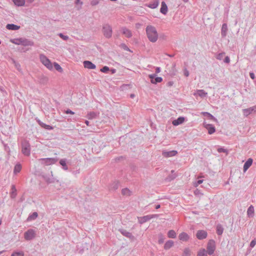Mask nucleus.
<instances>
[{"label":"nucleus","instance_id":"nucleus-59","mask_svg":"<svg viewBox=\"0 0 256 256\" xmlns=\"http://www.w3.org/2000/svg\"><path fill=\"white\" fill-rule=\"evenodd\" d=\"M78 2H80V0H76V4H78Z\"/></svg>","mask_w":256,"mask_h":256},{"label":"nucleus","instance_id":"nucleus-9","mask_svg":"<svg viewBox=\"0 0 256 256\" xmlns=\"http://www.w3.org/2000/svg\"><path fill=\"white\" fill-rule=\"evenodd\" d=\"M42 163L46 165H50L56 163L57 160L53 158H48L42 159Z\"/></svg>","mask_w":256,"mask_h":256},{"label":"nucleus","instance_id":"nucleus-31","mask_svg":"<svg viewBox=\"0 0 256 256\" xmlns=\"http://www.w3.org/2000/svg\"><path fill=\"white\" fill-rule=\"evenodd\" d=\"M38 216V214L36 212H34L31 216H29L28 220H32L35 219Z\"/></svg>","mask_w":256,"mask_h":256},{"label":"nucleus","instance_id":"nucleus-61","mask_svg":"<svg viewBox=\"0 0 256 256\" xmlns=\"http://www.w3.org/2000/svg\"><path fill=\"white\" fill-rule=\"evenodd\" d=\"M2 224V220H0V224Z\"/></svg>","mask_w":256,"mask_h":256},{"label":"nucleus","instance_id":"nucleus-15","mask_svg":"<svg viewBox=\"0 0 256 256\" xmlns=\"http://www.w3.org/2000/svg\"><path fill=\"white\" fill-rule=\"evenodd\" d=\"M252 159L250 158L248 160L245 162L244 166V171L246 172L248 169L252 166Z\"/></svg>","mask_w":256,"mask_h":256},{"label":"nucleus","instance_id":"nucleus-39","mask_svg":"<svg viewBox=\"0 0 256 256\" xmlns=\"http://www.w3.org/2000/svg\"><path fill=\"white\" fill-rule=\"evenodd\" d=\"M42 126L44 128H46V130H51L53 129V128L52 126H50V125H47V124H42Z\"/></svg>","mask_w":256,"mask_h":256},{"label":"nucleus","instance_id":"nucleus-6","mask_svg":"<svg viewBox=\"0 0 256 256\" xmlns=\"http://www.w3.org/2000/svg\"><path fill=\"white\" fill-rule=\"evenodd\" d=\"M35 232L33 230H29L24 234V238L26 240H30L35 236Z\"/></svg>","mask_w":256,"mask_h":256},{"label":"nucleus","instance_id":"nucleus-1","mask_svg":"<svg viewBox=\"0 0 256 256\" xmlns=\"http://www.w3.org/2000/svg\"><path fill=\"white\" fill-rule=\"evenodd\" d=\"M146 33L148 40L152 42H155L158 39V34L156 28L148 26L146 28Z\"/></svg>","mask_w":256,"mask_h":256},{"label":"nucleus","instance_id":"nucleus-50","mask_svg":"<svg viewBox=\"0 0 256 256\" xmlns=\"http://www.w3.org/2000/svg\"><path fill=\"white\" fill-rule=\"evenodd\" d=\"M250 77L251 78H252V79H254V78L255 76H254V73L250 72Z\"/></svg>","mask_w":256,"mask_h":256},{"label":"nucleus","instance_id":"nucleus-10","mask_svg":"<svg viewBox=\"0 0 256 256\" xmlns=\"http://www.w3.org/2000/svg\"><path fill=\"white\" fill-rule=\"evenodd\" d=\"M84 66L85 68L90 70H94L96 68L95 64H92L91 62L88 60H85L84 62Z\"/></svg>","mask_w":256,"mask_h":256},{"label":"nucleus","instance_id":"nucleus-42","mask_svg":"<svg viewBox=\"0 0 256 256\" xmlns=\"http://www.w3.org/2000/svg\"><path fill=\"white\" fill-rule=\"evenodd\" d=\"M184 253L186 256H189L190 254V251L188 248H186L184 250Z\"/></svg>","mask_w":256,"mask_h":256},{"label":"nucleus","instance_id":"nucleus-53","mask_svg":"<svg viewBox=\"0 0 256 256\" xmlns=\"http://www.w3.org/2000/svg\"><path fill=\"white\" fill-rule=\"evenodd\" d=\"M225 62L227 63H228L230 62V58H228V57L227 56L226 58Z\"/></svg>","mask_w":256,"mask_h":256},{"label":"nucleus","instance_id":"nucleus-3","mask_svg":"<svg viewBox=\"0 0 256 256\" xmlns=\"http://www.w3.org/2000/svg\"><path fill=\"white\" fill-rule=\"evenodd\" d=\"M40 58L41 62L50 70H53V64L44 55L40 54Z\"/></svg>","mask_w":256,"mask_h":256},{"label":"nucleus","instance_id":"nucleus-49","mask_svg":"<svg viewBox=\"0 0 256 256\" xmlns=\"http://www.w3.org/2000/svg\"><path fill=\"white\" fill-rule=\"evenodd\" d=\"M66 114H74V112H72V110H68L66 111Z\"/></svg>","mask_w":256,"mask_h":256},{"label":"nucleus","instance_id":"nucleus-32","mask_svg":"<svg viewBox=\"0 0 256 256\" xmlns=\"http://www.w3.org/2000/svg\"><path fill=\"white\" fill-rule=\"evenodd\" d=\"M226 24H223L222 28V34L224 36L226 35Z\"/></svg>","mask_w":256,"mask_h":256},{"label":"nucleus","instance_id":"nucleus-4","mask_svg":"<svg viewBox=\"0 0 256 256\" xmlns=\"http://www.w3.org/2000/svg\"><path fill=\"white\" fill-rule=\"evenodd\" d=\"M102 32L104 35L108 38L111 37L112 35V29L110 26L106 24L103 26Z\"/></svg>","mask_w":256,"mask_h":256},{"label":"nucleus","instance_id":"nucleus-33","mask_svg":"<svg viewBox=\"0 0 256 256\" xmlns=\"http://www.w3.org/2000/svg\"><path fill=\"white\" fill-rule=\"evenodd\" d=\"M122 194L125 196H129L130 194V191L128 188H124L122 191Z\"/></svg>","mask_w":256,"mask_h":256},{"label":"nucleus","instance_id":"nucleus-28","mask_svg":"<svg viewBox=\"0 0 256 256\" xmlns=\"http://www.w3.org/2000/svg\"><path fill=\"white\" fill-rule=\"evenodd\" d=\"M122 33L125 35L126 36L130 38L132 36V33L130 31L126 28H123Z\"/></svg>","mask_w":256,"mask_h":256},{"label":"nucleus","instance_id":"nucleus-51","mask_svg":"<svg viewBox=\"0 0 256 256\" xmlns=\"http://www.w3.org/2000/svg\"><path fill=\"white\" fill-rule=\"evenodd\" d=\"M160 72V69L159 67H157L156 69V73H159Z\"/></svg>","mask_w":256,"mask_h":256},{"label":"nucleus","instance_id":"nucleus-25","mask_svg":"<svg viewBox=\"0 0 256 256\" xmlns=\"http://www.w3.org/2000/svg\"><path fill=\"white\" fill-rule=\"evenodd\" d=\"M54 67L58 72H63L62 68L57 62H54V64H53V68Z\"/></svg>","mask_w":256,"mask_h":256},{"label":"nucleus","instance_id":"nucleus-58","mask_svg":"<svg viewBox=\"0 0 256 256\" xmlns=\"http://www.w3.org/2000/svg\"><path fill=\"white\" fill-rule=\"evenodd\" d=\"M86 123L87 125H88V121H86Z\"/></svg>","mask_w":256,"mask_h":256},{"label":"nucleus","instance_id":"nucleus-40","mask_svg":"<svg viewBox=\"0 0 256 256\" xmlns=\"http://www.w3.org/2000/svg\"><path fill=\"white\" fill-rule=\"evenodd\" d=\"M198 94L201 97H204L206 96V93L204 92L202 90H200L198 91Z\"/></svg>","mask_w":256,"mask_h":256},{"label":"nucleus","instance_id":"nucleus-34","mask_svg":"<svg viewBox=\"0 0 256 256\" xmlns=\"http://www.w3.org/2000/svg\"><path fill=\"white\" fill-rule=\"evenodd\" d=\"M216 230L217 234L219 235H221L223 232V228L221 226H217Z\"/></svg>","mask_w":256,"mask_h":256},{"label":"nucleus","instance_id":"nucleus-12","mask_svg":"<svg viewBox=\"0 0 256 256\" xmlns=\"http://www.w3.org/2000/svg\"><path fill=\"white\" fill-rule=\"evenodd\" d=\"M204 126L208 130L209 134H211L215 132V128L212 125L204 122Z\"/></svg>","mask_w":256,"mask_h":256},{"label":"nucleus","instance_id":"nucleus-38","mask_svg":"<svg viewBox=\"0 0 256 256\" xmlns=\"http://www.w3.org/2000/svg\"><path fill=\"white\" fill-rule=\"evenodd\" d=\"M60 164L64 166V168L65 169V170H67V166H66V162L64 160H60Z\"/></svg>","mask_w":256,"mask_h":256},{"label":"nucleus","instance_id":"nucleus-5","mask_svg":"<svg viewBox=\"0 0 256 256\" xmlns=\"http://www.w3.org/2000/svg\"><path fill=\"white\" fill-rule=\"evenodd\" d=\"M216 248L215 242L213 240H210L207 246L208 252L209 254H212Z\"/></svg>","mask_w":256,"mask_h":256},{"label":"nucleus","instance_id":"nucleus-46","mask_svg":"<svg viewBox=\"0 0 256 256\" xmlns=\"http://www.w3.org/2000/svg\"><path fill=\"white\" fill-rule=\"evenodd\" d=\"M202 114L204 115H207V116H208L212 119H214V116L211 114H209L208 112H202Z\"/></svg>","mask_w":256,"mask_h":256},{"label":"nucleus","instance_id":"nucleus-36","mask_svg":"<svg viewBox=\"0 0 256 256\" xmlns=\"http://www.w3.org/2000/svg\"><path fill=\"white\" fill-rule=\"evenodd\" d=\"M12 192L11 196L12 198H14L16 196V188L14 186H12Z\"/></svg>","mask_w":256,"mask_h":256},{"label":"nucleus","instance_id":"nucleus-55","mask_svg":"<svg viewBox=\"0 0 256 256\" xmlns=\"http://www.w3.org/2000/svg\"><path fill=\"white\" fill-rule=\"evenodd\" d=\"M160 208V205H157L156 207V209H158Z\"/></svg>","mask_w":256,"mask_h":256},{"label":"nucleus","instance_id":"nucleus-20","mask_svg":"<svg viewBox=\"0 0 256 256\" xmlns=\"http://www.w3.org/2000/svg\"><path fill=\"white\" fill-rule=\"evenodd\" d=\"M6 28L9 30H18L20 29V26L14 24H8Z\"/></svg>","mask_w":256,"mask_h":256},{"label":"nucleus","instance_id":"nucleus-48","mask_svg":"<svg viewBox=\"0 0 256 256\" xmlns=\"http://www.w3.org/2000/svg\"><path fill=\"white\" fill-rule=\"evenodd\" d=\"M218 151L219 152H226V150L224 149L223 148H218Z\"/></svg>","mask_w":256,"mask_h":256},{"label":"nucleus","instance_id":"nucleus-52","mask_svg":"<svg viewBox=\"0 0 256 256\" xmlns=\"http://www.w3.org/2000/svg\"><path fill=\"white\" fill-rule=\"evenodd\" d=\"M202 180H198L197 182V184H196V186H198V184H202Z\"/></svg>","mask_w":256,"mask_h":256},{"label":"nucleus","instance_id":"nucleus-11","mask_svg":"<svg viewBox=\"0 0 256 256\" xmlns=\"http://www.w3.org/2000/svg\"><path fill=\"white\" fill-rule=\"evenodd\" d=\"M196 236L198 239L202 240L205 238L206 237L207 233L204 230H200L198 231Z\"/></svg>","mask_w":256,"mask_h":256},{"label":"nucleus","instance_id":"nucleus-35","mask_svg":"<svg viewBox=\"0 0 256 256\" xmlns=\"http://www.w3.org/2000/svg\"><path fill=\"white\" fill-rule=\"evenodd\" d=\"M10 42L14 44H20L21 43V38L19 39H14V40H11Z\"/></svg>","mask_w":256,"mask_h":256},{"label":"nucleus","instance_id":"nucleus-29","mask_svg":"<svg viewBox=\"0 0 256 256\" xmlns=\"http://www.w3.org/2000/svg\"><path fill=\"white\" fill-rule=\"evenodd\" d=\"M198 256H207L206 250L204 249L200 250L198 253Z\"/></svg>","mask_w":256,"mask_h":256},{"label":"nucleus","instance_id":"nucleus-57","mask_svg":"<svg viewBox=\"0 0 256 256\" xmlns=\"http://www.w3.org/2000/svg\"><path fill=\"white\" fill-rule=\"evenodd\" d=\"M184 2H188V0H182Z\"/></svg>","mask_w":256,"mask_h":256},{"label":"nucleus","instance_id":"nucleus-7","mask_svg":"<svg viewBox=\"0 0 256 256\" xmlns=\"http://www.w3.org/2000/svg\"><path fill=\"white\" fill-rule=\"evenodd\" d=\"M150 78V82L154 84H156L162 82V78L161 77H156V74H150L148 76Z\"/></svg>","mask_w":256,"mask_h":256},{"label":"nucleus","instance_id":"nucleus-13","mask_svg":"<svg viewBox=\"0 0 256 256\" xmlns=\"http://www.w3.org/2000/svg\"><path fill=\"white\" fill-rule=\"evenodd\" d=\"M185 120L184 117H179L176 120H174L172 124L174 126H177L179 124H182Z\"/></svg>","mask_w":256,"mask_h":256},{"label":"nucleus","instance_id":"nucleus-2","mask_svg":"<svg viewBox=\"0 0 256 256\" xmlns=\"http://www.w3.org/2000/svg\"><path fill=\"white\" fill-rule=\"evenodd\" d=\"M40 58L41 62L50 70H53V64L44 55L40 54Z\"/></svg>","mask_w":256,"mask_h":256},{"label":"nucleus","instance_id":"nucleus-19","mask_svg":"<svg viewBox=\"0 0 256 256\" xmlns=\"http://www.w3.org/2000/svg\"><path fill=\"white\" fill-rule=\"evenodd\" d=\"M151 218L152 217H150V216H146L138 218V220L140 223L142 224L150 220Z\"/></svg>","mask_w":256,"mask_h":256},{"label":"nucleus","instance_id":"nucleus-54","mask_svg":"<svg viewBox=\"0 0 256 256\" xmlns=\"http://www.w3.org/2000/svg\"><path fill=\"white\" fill-rule=\"evenodd\" d=\"M184 74L186 76H188V72H185Z\"/></svg>","mask_w":256,"mask_h":256},{"label":"nucleus","instance_id":"nucleus-44","mask_svg":"<svg viewBox=\"0 0 256 256\" xmlns=\"http://www.w3.org/2000/svg\"><path fill=\"white\" fill-rule=\"evenodd\" d=\"M99 2V1L98 0H92V2H91V4L92 6H96V4H98Z\"/></svg>","mask_w":256,"mask_h":256},{"label":"nucleus","instance_id":"nucleus-41","mask_svg":"<svg viewBox=\"0 0 256 256\" xmlns=\"http://www.w3.org/2000/svg\"><path fill=\"white\" fill-rule=\"evenodd\" d=\"M164 237L162 234H160L159 236V239H158V243L161 244H162L164 242Z\"/></svg>","mask_w":256,"mask_h":256},{"label":"nucleus","instance_id":"nucleus-21","mask_svg":"<svg viewBox=\"0 0 256 256\" xmlns=\"http://www.w3.org/2000/svg\"><path fill=\"white\" fill-rule=\"evenodd\" d=\"M174 246V242L172 240H168L167 241L164 245V248L165 250H168L170 248H172Z\"/></svg>","mask_w":256,"mask_h":256},{"label":"nucleus","instance_id":"nucleus-27","mask_svg":"<svg viewBox=\"0 0 256 256\" xmlns=\"http://www.w3.org/2000/svg\"><path fill=\"white\" fill-rule=\"evenodd\" d=\"M22 170V166L20 164H16L14 168V172L17 174L20 172Z\"/></svg>","mask_w":256,"mask_h":256},{"label":"nucleus","instance_id":"nucleus-62","mask_svg":"<svg viewBox=\"0 0 256 256\" xmlns=\"http://www.w3.org/2000/svg\"><path fill=\"white\" fill-rule=\"evenodd\" d=\"M2 252H0V254H1Z\"/></svg>","mask_w":256,"mask_h":256},{"label":"nucleus","instance_id":"nucleus-43","mask_svg":"<svg viewBox=\"0 0 256 256\" xmlns=\"http://www.w3.org/2000/svg\"><path fill=\"white\" fill-rule=\"evenodd\" d=\"M11 256H24V253L22 252H14Z\"/></svg>","mask_w":256,"mask_h":256},{"label":"nucleus","instance_id":"nucleus-14","mask_svg":"<svg viewBox=\"0 0 256 256\" xmlns=\"http://www.w3.org/2000/svg\"><path fill=\"white\" fill-rule=\"evenodd\" d=\"M178 238L180 240L186 242L188 240L189 236L186 233L182 232L179 234Z\"/></svg>","mask_w":256,"mask_h":256},{"label":"nucleus","instance_id":"nucleus-24","mask_svg":"<svg viewBox=\"0 0 256 256\" xmlns=\"http://www.w3.org/2000/svg\"><path fill=\"white\" fill-rule=\"evenodd\" d=\"M176 234L174 230H170L168 232V236L169 238H176Z\"/></svg>","mask_w":256,"mask_h":256},{"label":"nucleus","instance_id":"nucleus-18","mask_svg":"<svg viewBox=\"0 0 256 256\" xmlns=\"http://www.w3.org/2000/svg\"><path fill=\"white\" fill-rule=\"evenodd\" d=\"M158 5V0H154L150 4H146V6L151 8H155Z\"/></svg>","mask_w":256,"mask_h":256},{"label":"nucleus","instance_id":"nucleus-30","mask_svg":"<svg viewBox=\"0 0 256 256\" xmlns=\"http://www.w3.org/2000/svg\"><path fill=\"white\" fill-rule=\"evenodd\" d=\"M253 110H254V108H252L244 109V114L246 116H248L252 112Z\"/></svg>","mask_w":256,"mask_h":256},{"label":"nucleus","instance_id":"nucleus-56","mask_svg":"<svg viewBox=\"0 0 256 256\" xmlns=\"http://www.w3.org/2000/svg\"><path fill=\"white\" fill-rule=\"evenodd\" d=\"M30 2H32L34 0H28Z\"/></svg>","mask_w":256,"mask_h":256},{"label":"nucleus","instance_id":"nucleus-17","mask_svg":"<svg viewBox=\"0 0 256 256\" xmlns=\"http://www.w3.org/2000/svg\"><path fill=\"white\" fill-rule=\"evenodd\" d=\"M177 154L176 150H172L170 152H165L162 153V154L165 157H170L175 156Z\"/></svg>","mask_w":256,"mask_h":256},{"label":"nucleus","instance_id":"nucleus-8","mask_svg":"<svg viewBox=\"0 0 256 256\" xmlns=\"http://www.w3.org/2000/svg\"><path fill=\"white\" fill-rule=\"evenodd\" d=\"M22 152L26 156H29L30 154V144L28 143L23 144L22 147Z\"/></svg>","mask_w":256,"mask_h":256},{"label":"nucleus","instance_id":"nucleus-37","mask_svg":"<svg viewBox=\"0 0 256 256\" xmlns=\"http://www.w3.org/2000/svg\"><path fill=\"white\" fill-rule=\"evenodd\" d=\"M109 71V68L107 66H104L100 69V72L104 73H106Z\"/></svg>","mask_w":256,"mask_h":256},{"label":"nucleus","instance_id":"nucleus-26","mask_svg":"<svg viewBox=\"0 0 256 256\" xmlns=\"http://www.w3.org/2000/svg\"><path fill=\"white\" fill-rule=\"evenodd\" d=\"M32 44H33L32 42L30 41L27 40H24V39L21 38L20 44L26 46H32Z\"/></svg>","mask_w":256,"mask_h":256},{"label":"nucleus","instance_id":"nucleus-47","mask_svg":"<svg viewBox=\"0 0 256 256\" xmlns=\"http://www.w3.org/2000/svg\"><path fill=\"white\" fill-rule=\"evenodd\" d=\"M256 244V242L255 240H252L251 242H250V246L252 247V248H253L255 246Z\"/></svg>","mask_w":256,"mask_h":256},{"label":"nucleus","instance_id":"nucleus-60","mask_svg":"<svg viewBox=\"0 0 256 256\" xmlns=\"http://www.w3.org/2000/svg\"><path fill=\"white\" fill-rule=\"evenodd\" d=\"M130 96H131L132 98H133V97L134 96V94H131Z\"/></svg>","mask_w":256,"mask_h":256},{"label":"nucleus","instance_id":"nucleus-16","mask_svg":"<svg viewBox=\"0 0 256 256\" xmlns=\"http://www.w3.org/2000/svg\"><path fill=\"white\" fill-rule=\"evenodd\" d=\"M160 11L162 14H166L168 12V6L164 2H162V6Z\"/></svg>","mask_w":256,"mask_h":256},{"label":"nucleus","instance_id":"nucleus-23","mask_svg":"<svg viewBox=\"0 0 256 256\" xmlns=\"http://www.w3.org/2000/svg\"><path fill=\"white\" fill-rule=\"evenodd\" d=\"M247 214L249 217H252L254 214V208L250 206L248 209Z\"/></svg>","mask_w":256,"mask_h":256},{"label":"nucleus","instance_id":"nucleus-22","mask_svg":"<svg viewBox=\"0 0 256 256\" xmlns=\"http://www.w3.org/2000/svg\"><path fill=\"white\" fill-rule=\"evenodd\" d=\"M15 5L22 6L24 5L25 0H12Z\"/></svg>","mask_w":256,"mask_h":256},{"label":"nucleus","instance_id":"nucleus-45","mask_svg":"<svg viewBox=\"0 0 256 256\" xmlns=\"http://www.w3.org/2000/svg\"><path fill=\"white\" fill-rule=\"evenodd\" d=\"M60 36L64 40H66L68 39V37L66 36H64L62 34H59Z\"/></svg>","mask_w":256,"mask_h":256}]
</instances>
